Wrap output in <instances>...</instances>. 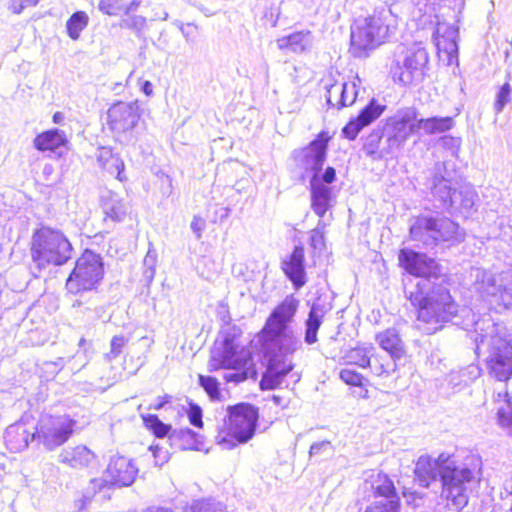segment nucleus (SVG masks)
Here are the masks:
<instances>
[{"instance_id":"nucleus-55","label":"nucleus","mask_w":512,"mask_h":512,"mask_svg":"<svg viewBox=\"0 0 512 512\" xmlns=\"http://www.w3.org/2000/svg\"><path fill=\"white\" fill-rule=\"evenodd\" d=\"M440 143L443 148L449 150L453 156H457L461 146V139L450 135L440 138Z\"/></svg>"},{"instance_id":"nucleus-60","label":"nucleus","mask_w":512,"mask_h":512,"mask_svg":"<svg viewBox=\"0 0 512 512\" xmlns=\"http://www.w3.org/2000/svg\"><path fill=\"white\" fill-rule=\"evenodd\" d=\"M188 418L190 423L195 427H202V410L198 405L191 404L188 410Z\"/></svg>"},{"instance_id":"nucleus-36","label":"nucleus","mask_w":512,"mask_h":512,"mask_svg":"<svg viewBox=\"0 0 512 512\" xmlns=\"http://www.w3.org/2000/svg\"><path fill=\"white\" fill-rule=\"evenodd\" d=\"M495 402L499 404L497 416L499 425L509 434H512V395L507 392L497 393Z\"/></svg>"},{"instance_id":"nucleus-59","label":"nucleus","mask_w":512,"mask_h":512,"mask_svg":"<svg viewBox=\"0 0 512 512\" xmlns=\"http://www.w3.org/2000/svg\"><path fill=\"white\" fill-rule=\"evenodd\" d=\"M124 25L137 32L142 31L146 26V18L141 15L129 16L124 21Z\"/></svg>"},{"instance_id":"nucleus-7","label":"nucleus","mask_w":512,"mask_h":512,"mask_svg":"<svg viewBox=\"0 0 512 512\" xmlns=\"http://www.w3.org/2000/svg\"><path fill=\"white\" fill-rule=\"evenodd\" d=\"M258 417L257 408L251 404L228 406L224 428L216 436L217 443L225 449H232L248 442L255 434Z\"/></svg>"},{"instance_id":"nucleus-38","label":"nucleus","mask_w":512,"mask_h":512,"mask_svg":"<svg viewBox=\"0 0 512 512\" xmlns=\"http://www.w3.org/2000/svg\"><path fill=\"white\" fill-rule=\"evenodd\" d=\"M417 123L418 130H423L427 135L444 133L451 130L454 126L452 117L417 118Z\"/></svg>"},{"instance_id":"nucleus-32","label":"nucleus","mask_w":512,"mask_h":512,"mask_svg":"<svg viewBox=\"0 0 512 512\" xmlns=\"http://www.w3.org/2000/svg\"><path fill=\"white\" fill-rule=\"evenodd\" d=\"M326 314L324 306L313 303L308 318L305 321V336L304 341L308 345H312L318 341L317 333L322 325L323 317Z\"/></svg>"},{"instance_id":"nucleus-62","label":"nucleus","mask_w":512,"mask_h":512,"mask_svg":"<svg viewBox=\"0 0 512 512\" xmlns=\"http://www.w3.org/2000/svg\"><path fill=\"white\" fill-rule=\"evenodd\" d=\"M404 497L407 502L414 506H419L423 502V497L416 491H405Z\"/></svg>"},{"instance_id":"nucleus-28","label":"nucleus","mask_w":512,"mask_h":512,"mask_svg":"<svg viewBox=\"0 0 512 512\" xmlns=\"http://www.w3.org/2000/svg\"><path fill=\"white\" fill-rule=\"evenodd\" d=\"M477 194L471 186L463 185L453 190L451 204L447 206L449 212H456L464 216L472 213Z\"/></svg>"},{"instance_id":"nucleus-4","label":"nucleus","mask_w":512,"mask_h":512,"mask_svg":"<svg viewBox=\"0 0 512 512\" xmlns=\"http://www.w3.org/2000/svg\"><path fill=\"white\" fill-rule=\"evenodd\" d=\"M262 345L267 357V366L260 387L262 390H271L279 387L286 375L292 371V355L302 349L303 345L294 330L276 335H262Z\"/></svg>"},{"instance_id":"nucleus-50","label":"nucleus","mask_w":512,"mask_h":512,"mask_svg":"<svg viewBox=\"0 0 512 512\" xmlns=\"http://www.w3.org/2000/svg\"><path fill=\"white\" fill-rule=\"evenodd\" d=\"M334 452V447L330 441L324 440L315 442L311 445L309 450V457H326L332 455Z\"/></svg>"},{"instance_id":"nucleus-57","label":"nucleus","mask_w":512,"mask_h":512,"mask_svg":"<svg viewBox=\"0 0 512 512\" xmlns=\"http://www.w3.org/2000/svg\"><path fill=\"white\" fill-rule=\"evenodd\" d=\"M144 276L151 280L155 274V264H156V255L152 253L150 250L147 252L144 261Z\"/></svg>"},{"instance_id":"nucleus-58","label":"nucleus","mask_w":512,"mask_h":512,"mask_svg":"<svg viewBox=\"0 0 512 512\" xmlns=\"http://www.w3.org/2000/svg\"><path fill=\"white\" fill-rule=\"evenodd\" d=\"M150 450L152 452V456L154 458V462L156 466L161 467L163 464L167 463L169 461L170 455L169 452L161 448L159 446H151Z\"/></svg>"},{"instance_id":"nucleus-43","label":"nucleus","mask_w":512,"mask_h":512,"mask_svg":"<svg viewBox=\"0 0 512 512\" xmlns=\"http://www.w3.org/2000/svg\"><path fill=\"white\" fill-rule=\"evenodd\" d=\"M88 21V15L84 11H77L72 14L66 23L69 37L77 40L80 37V33L87 27Z\"/></svg>"},{"instance_id":"nucleus-22","label":"nucleus","mask_w":512,"mask_h":512,"mask_svg":"<svg viewBox=\"0 0 512 512\" xmlns=\"http://www.w3.org/2000/svg\"><path fill=\"white\" fill-rule=\"evenodd\" d=\"M433 222L434 235L437 237L436 247L446 242H459L463 239L464 233L459 225L450 218L439 213L429 214Z\"/></svg>"},{"instance_id":"nucleus-8","label":"nucleus","mask_w":512,"mask_h":512,"mask_svg":"<svg viewBox=\"0 0 512 512\" xmlns=\"http://www.w3.org/2000/svg\"><path fill=\"white\" fill-rule=\"evenodd\" d=\"M72 245L66 236L48 227H42L32 236L31 256L39 270L50 265L60 266L72 257Z\"/></svg>"},{"instance_id":"nucleus-35","label":"nucleus","mask_w":512,"mask_h":512,"mask_svg":"<svg viewBox=\"0 0 512 512\" xmlns=\"http://www.w3.org/2000/svg\"><path fill=\"white\" fill-rule=\"evenodd\" d=\"M65 143V133L58 129L46 131L34 139V146L39 151H55Z\"/></svg>"},{"instance_id":"nucleus-37","label":"nucleus","mask_w":512,"mask_h":512,"mask_svg":"<svg viewBox=\"0 0 512 512\" xmlns=\"http://www.w3.org/2000/svg\"><path fill=\"white\" fill-rule=\"evenodd\" d=\"M481 372V368L476 364H470L459 371H452L448 376L449 385L461 389L479 378Z\"/></svg>"},{"instance_id":"nucleus-13","label":"nucleus","mask_w":512,"mask_h":512,"mask_svg":"<svg viewBox=\"0 0 512 512\" xmlns=\"http://www.w3.org/2000/svg\"><path fill=\"white\" fill-rule=\"evenodd\" d=\"M428 53L419 44L402 48L396 60V67L393 71L394 77L404 84L409 85L419 82L424 77V71L428 63Z\"/></svg>"},{"instance_id":"nucleus-31","label":"nucleus","mask_w":512,"mask_h":512,"mask_svg":"<svg viewBox=\"0 0 512 512\" xmlns=\"http://www.w3.org/2000/svg\"><path fill=\"white\" fill-rule=\"evenodd\" d=\"M384 133H380L379 131H373L365 140L363 145V150L368 157L373 160H383L388 158L395 157L393 152H388L389 143L387 139L382 141V136Z\"/></svg>"},{"instance_id":"nucleus-30","label":"nucleus","mask_w":512,"mask_h":512,"mask_svg":"<svg viewBox=\"0 0 512 512\" xmlns=\"http://www.w3.org/2000/svg\"><path fill=\"white\" fill-rule=\"evenodd\" d=\"M32 434L27 430L24 424H14L5 431V442L12 452H20L28 447L32 439Z\"/></svg>"},{"instance_id":"nucleus-33","label":"nucleus","mask_w":512,"mask_h":512,"mask_svg":"<svg viewBox=\"0 0 512 512\" xmlns=\"http://www.w3.org/2000/svg\"><path fill=\"white\" fill-rule=\"evenodd\" d=\"M200 435L190 428L174 429L169 435L172 446L180 450H199L202 443Z\"/></svg>"},{"instance_id":"nucleus-41","label":"nucleus","mask_w":512,"mask_h":512,"mask_svg":"<svg viewBox=\"0 0 512 512\" xmlns=\"http://www.w3.org/2000/svg\"><path fill=\"white\" fill-rule=\"evenodd\" d=\"M454 189L455 188L451 187L450 181L444 177L439 175L434 176L432 194L437 200L441 202V206L443 208L446 209L447 206L451 204Z\"/></svg>"},{"instance_id":"nucleus-16","label":"nucleus","mask_w":512,"mask_h":512,"mask_svg":"<svg viewBox=\"0 0 512 512\" xmlns=\"http://www.w3.org/2000/svg\"><path fill=\"white\" fill-rule=\"evenodd\" d=\"M141 112L138 101L114 103L107 111V124L116 133L127 132L138 124Z\"/></svg>"},{"instance_id":"nucleus-3","label":"nucleus","mask_w":512,"mask_h":512,"mask_svg":"<svg viewBox=\"0 0 512 512\" xmlns=\"http://www.w3.org/2000/svg\"><path fill=\"white\" fill-rule=\"evenodd\" d=\"M476 352L485 356L488 373L498 381L512 377V334L490 319L476 322Z\"/></svg>"},{"instance_id":"nucleus-45","label":"nucleus","mask_w":512,"mask_h":512,"mask_svg":"<svg viewBox=\"0 0 512 512\" xmlns=\"http://www.w3.org/2000/svg\"><path fill=\"white\" fill-rule=\"evenodd\" d=\"M327 224L323 219L318 221L317 226L310 232V245L314 251L322 253L325 248V228Z\"/></svg>"},{"instance_id":"nucleus-40","label":"nucleus","mask_w":512,"mask_h":512,"mask_svg":"<svg viewBox=\"0 0 512 512\" xmlns=\"http://www.w3.org/2000/svg\"><path fill=\"white\" fill-rule=\"evenodd\" d=\"M375 347L373 345L358 346L350 349L345 358L348 364L357 365L361 368H367L374 356Z\"/></svg>"},{"instance_id":"nucleus-29","label":"nucleus","mask_w":512,"mask_h":512,"mask_svg":"<svg viewBox=\"0 0 512 512\" xmlns=\"http://www.w3.org/2000/svg\"><path fill=\"white\" fill-rule=\"evenodd\" d=\"M457 37L458 29L454 26L439 25L436 30V46L439 52L447 54L449 62L458 54Z\"/></svg>"},{"instance_id":"nucleus-15","label":"nucleus","mask_w":512,"mask_h":512,"mask_svg":"<svg viewBox=\"0 0 512 512\" xmlns=\"http://www.w3.org/2000/svg\"><path fill=\"white\" fill-rule=\"evenodd\" d=\"M300 301L293 295L286 296L270 313L261 331L262 335H276L293 330L291 323L298 311Z\"/></svg>"},{"instance_id":"nucleus-49","label":"nucleus","mask_w":512,"mask_h":512,"mask_svg":"<svg viewBox=\"0 0 512 512\" xmlns=\"http://www.w3.org/2000/svg\"><path fill=\"white\" fill-rule=\"evenodd\" d=\"M365 512H400L399 498L381 500L370 505Z\"/></svg>"},{"instance_id":"nucleus-47","label":"nucleus","mask_w":512,"mask_h":512,"mask_svg":"<svg viewBox=\"0 0 512 512\" xmlns=\"http://www.w3.org/2000/svg\"><path fill=\"white\" fill-rule=\"evenodd\" d=\"M199 384L211 400L220 399L219 382L212 376L199 375Z\"/></svg>"},{"instance_id":"nucleus-19","label":"nucleus","mask_w":512,"mask_h":512,"mask_svg":"<svg viewBox=\"0 0 512 512\" xmlns=\"http://www.w3.org/2000/svg\"><path fill=\"white\" fill-rule=\"evenodd\" d=\"M386 106L379 104L375 99L361 109L358 116L351 119L342 129V134L349 140H355L363 128L378 119L385 111Z\"/></svg>"},{"instance_id":"nucleus-48","label":"nucleus","mask_w":512,"mask_h":512,"mask_svg":"<svg viewBox=\"0 0 512 512\" xmlns=\"http://www.w3.org/2000/svg\"><path fill=\"white\" fill-rule=\"evenodd\" d=\"M191 512H227V508L221 502L210 500L195 501L190 507Z\"/></svg>"},{"instance_id":"nucleus-2","label":"nucleus","mask_w":512,"mask_h":512,"mask_svg":"<svg viewBox=\"0 0 512 512\" xmlns=\"http://www.w3.org/2000/svg\"><path fill=\"white\" fill-rule=\"evenodd\" d=\"M481 461L475 455H469L464 461L454 456L441 454L438 458L421 455L414 468L415 481L428 488L438 479L441 483V497L457 512L468 504V490L477 483Z\"/></svg>"},{"instance_id":"nucleus-53","label":"nucleus","mask_w":512,"mask_h":512,"mask_svg":"<svg viewBox=\"0 0 512 512\" xmlns=\"http://www.w3.org/2000/svg\"><path fill=\"white\" fill-rule=\"evenodd\" d=\"M128 342L127 338L123 335H116L111 339L110 342V351L106 354V358L111 361L117 358L121 352L123 347Z\"/></svg>"},{"instance_id":"nucleus-9","label":"nucleus","mask_w":512,"mask_h":512,"mask_svg":"<svg viewBox=\"0 0 512 512\" xmlns=\"http://www.w3.org/2000/svg\"><path fill=\"white\" fill-rule=\"evenodd\" d=\"M103 275L101 256L91 250H85L77 259L75 268L66 281V288L73 294L91 291L98 286Z\"/></svg>"},{"instance_id":"nucleus-25","label":"nucleus","mask_w":512,"mask_h":512,"mask_svg":"<svg viewBox=\"0 0 512 512\" xmlns=\"http://www.w3.org/2000/svg\"><path fill=\"white\" fill-rule=\"evenodd\" d=\"M311 207L315 214L323 218L332 207V189L321 183L317 175L311 176Z\"/></svg>"},{"instance_id":"nucleus-6","label":"nucleus","mask_w":512,"mask_h":512,"mask_svg":"<svg viewBox=\"0 0 512 512\" xmlns=\"http://www.w3.org/2000/svg\"><path fill=\"white\" fill-rule=\"evenodd\" d=\"M241 334L236 325H225L221 331L222 341L212 350L210 366L213 369L234 370L225 376L228 382H242L255 374L251 352L240 343Z\"/></svg>"},{"instance_id":"nucleus-26","label":"nucleus","mask_w":512,"mask_h":512,"mask_svg":"<svg viewBox=\"0 0 512 512\" xmlns=\"http://www.w3.org/2000/svg\"><path fill=\"white\" fill-rule=\"evenodd\" d=\"M358 91L355 82L336 83L327 91V103L338 110L355 103Z\"/></svg>"},{"instance_id":"nucleus-10","label":"nucleus","mask_w":512,"mask_h":512,"mask_svg":"<svg viewBox=\"0 0 512 512\" xmlns=\"http://www.w3.org/2000/svg\"><path fill=\"white\" fill-rule=\"evenodd\" d=\"M474 278L473 289L481 297H492L498 304L506 308L512 306V272L506 271L500 274H492L481 268L471 271Z\"/></svg>"},{"instance_id":"nucleus-54","label":"nucleus","mask_w":512,"mask_h":512,"mask_svg":"<svg viewBox=\"0 0 512 512\" xmlns=\"http://www.w3.org/2000/svg\"><path fill=\"white\" fill-rule=\"evenodd\" d=\"M98 8L107 15H117L123 10L122 0H100Z\"/></svg>"},{"instance_id":"nucleus-20","label":"nucleus","mask_w":512,"mask_h":512,"mask_svg":"<svg viewBox=\"0 0 512 512\" xmlns=\"http://www.w3.org/2000/svg\"><path fill=\"white\" fill-rule=\"evenodd\" d=\"M433 222L429 214L416 217L409 229L410 239L419 248L432 250L436 247L437 237L434 235Z\"/></svg>"},{"instance_id":"nucleus-14","label":"nucleus","mask_w":512,"mask_h":512,"mask_svg":"<svg viewBox=\"0 0 512 512\" xmlns=\"http://www.w3.org/2000/svg\"><path fill=\"white\" fill-rule=\"evenodd\" d=\"M329 140L330 136L326 132H321L307 147L295 150L293 158L297 166L306 173L319 177V172L326 160Z\"/></svg>"},{"instance_id":"nucleus-46","label":"nucleus","mask_w":512,"mask_h":512,"mask_svg":"<svg viewBox=\"0 0 512 512\" xmlns=\"http://www.w3.org/2000/svg\"><path fill=\"white\" fill-rule=\"evenodd\" d=\"M372 487L377 495L385 497L384 500L397 497L394 484L387 476H379L377 483L373 484Z\"/></svg>"},{"instance_id":"nucleus-63","label":"nucleus","mask_w":512,"mask_h":512,"mask_svg":"<svg viewBox=\"0 0 512 512\" xmlns=\"http://www.w3.org/2000/svg\"><path fill=\"white\" fill-rule=\"evenodd\" d=\"M336 179V171L333 167H328L324 173L322 174L321 178L319 177V180L321 183L330 184L333 183Z\"/></svg>"},{"instance_id":"nucleus-64","label":"nucleus","mask_w":512,"mask_h":512,"mask_svg":"<svg viewBox=\"0 0 512 512\" xmlns=\"http://www.w3.org/2000/svg\"><path fill=\"white\" fill-rule=\"evenodd\" d=\"M168 19V13L161 7V6H158L157 8L154 9V15L152 17L151 20L155 21V20H167Z\"/></svg>"},{"instance_id":"nucleus-23","label":"nucleus","mask_w":512,"mask_h":512,"mask_svg":"<svg viewBox=\"0 0 512 512\" xmlns=\"http://www.w3.org/2000/svg\"><path fill=\"white\" fill-rule=\"evenodd\" d=\"M304 248L295 246L293 252L282 261V269L296 289L305 285Z\"/></svg>"},{"instance_id":"nucleus-39","label":"nucleus","mask_w":512,"mask_h":512,"mask_svg":"<svg viewBox=\"0 0 512 512\" xmlns=\"http://www.w3.org/2000/svg\"><path fill=\"white\" fill-rule=\"evenodd\" d=\"M309 33L296 32L289 36L279 38L277 45L279 49H288L294 53H301L305 51L309 45Z\"/></svg>"},{"instance_id":"nucleus-42","label":"nucleus","mask_w":512,"mask_h":512,"mask_svg":"<svg viewBox=\"0 0 512 512\" xmlns=\"http://www.w3.org/2000/svg\"><path fill=\"white\" fill-rule=\"evenodd\" d=\"M397 362L391 357L387 358L374 354L368 367L376 376L388 377L397 370Z\"/></svg>"},{"instance_id":"nucleus-1","label":"nucleus","mask_w":512,"mask_h":512,"mask_svg":"<svg viewBox=\"0 0 512 512\" xmlns=\"http://www.w3.org/2000/svg\"><path fill=\"white\" fill-rule=\"evenodd\" d=\"M399 262L408 273L420 278L409 292V299L418 308V322L425 325L421 329L432 334L447 322L461 325V316L470 314V310H459L449 290L433 281L441 275L440 265L426 254L411 249L400 251Z\"/></svg>"},{"instance_id":"nucleus-24","label":"nucleus","mask_w":512,"mask_h":512,"mask_svg":"<svg viewBox=\"0 0 512 512\" xmlns=\"http://www.w3.org/2000/svg\"><path fill=\"white\" fill-rule=\"evenodd\" d=\"M94 459V452H92L84 445L63 449L57 457L59 463L77 470H82L89 467Z\"/></svg>"},{"instance_id":"nucleus-56","label":"nucleus","mask_w":512,"mask_h":512,"mask_svg":"<svg viewBox=\"0 0 512 512\" xmlns=\"http://www.w3.org/2000/svg\"><path fill=\"white\" fill-rule=\"evenodd\" d=\"M39 0H9L8 9L14 14H20L24 9L34 7Z\"/></svg>"},{"instance_id":"nucleus-11","label":"nucleus","mask_w":512,"mask_h":512,"mask_svg":"<svg viewBox=\"0 0 512 512\" xmlns=\"http://www.w3.org/2000/svg\"><path fill=\"white\" fill-rule=\"evenodd\" d=\"M417 110L407 107L386 119L383 133L389 143L388 152L394 156L403 148L408 138L418 131Z\"/></svg>"},{"instance_id":"nucleus-52","label":"nucleus","mask_w":512,"mask_h":512,"mask_svg":"<svg viewBox=\"0 0 512 512\" xmlns=\"http://www.w3.org/2000/svg\"><path fill=\"white\" fill-rule=\"evenodd\" d=\"M340 379L348 385L361 387L363 386L364 377L350 368H344L340 371Z\"/></svg>"},{"instance_id":"nucleus-17","label":"nucleus","mask_w":512,"mask_h":512,"mask_svg":"<svg viewBox=\"0 0 512 512\" xmlns=\"http://www.w3.org/2000/svg\"><path fill=\"white\" fill-rule=\"evenodd\" d=\"M138 469L131 459L124 456H114L110 459L105 472V482L117 486L131 485L137 475ZM104 480H92V484L102 486Z\"/></svg>"},{"instance_id":"nucleus-34","label":"nucleus","mask_w":512,"mask_h":512,"mask_svg":"<svg viewBox=\"0 0 512 512\" xmlns=\"http://www.w3.org/2000/svg\"><path fill=\"white\" fill-rule=\"evenodd\" d=\"M97 161L101 168L106 170L109 174L115 175L118 180L123 181L125 179L123 175L125 167L124 162L118 155L114 154L110 148H101L97 155Z\"/></svg>"},{"instance_id":"nucleus-5","label":"nucleus","mask_w":512,"mask_h":512,"mask_svg":"<svg viewBox=\"0 0 512 512\" xmlns=\"http://www.w3.org/2000/svg\"><path fill=\"white\" fill-rule=\"evenodd\" d=\"M397 20L391 9L382 5L365 17L355 19L351 26V53L358 58L385 43L395 33Z\"/></svg>"},{"instance_id":"nucleus-27","label":"nucleus","mask_w":512,"mask_h":512,"mask_svg":"<svg viewBox=\"0 0 512 512\" xmlns=\"http://www.w3.org/2000/svg\"><path fill=\"white\" fill-rule=\"evenodd\" d=\"M375 340L395 361H400L406 356L404 342L395 328H388L379 332L376 334Z\"/></svg>"},{"instance_id":"nucleus-51","label":"nucleus","mask_w":512,"mask_h":512,"mask_svg":"<svg viewBox=\"0 0 512 512\" xmlns=\"http://www.w3.org/2000/svg\"><path fill=\"white\" fill-rule=\"evenodd\" d=\"M511 92L512 88L509 83H505L501 86L499 92L497 93L496 101L494 104L496 113L502 112L505 105L510 102Z\"/></svg>"},{"instance_id":"nucleus-21","label":"nucleus","mask_w":512,"mask_h":512,"mask_svg":"<svg viewBox=\"0 0 512 512\" xmlns=\"http://www.w3.org/2000/svg\"><path fill=\"white\" fill-rule=\"evenodd\" d=\"M433 222L434 235L437 237L436 247L446 242H459L463 239L464 233L459 225L450 218L439 213L429 214Z\"/></svg>"},{"instance_id":"nucleus-61","label":"nucleus","mask_w":512,"mask_h":512,"mask_svg":"<svg viewBox=\"0 0 512 512\" xmlns=\"http://www.w3.org/2000/svg\"><path fill=\"white\" fill-rule=\"evenodd\" d=\"M191 230L194 232L197 239L201 238L202 232L206 227L205 220L200 216H194L190 224Z\"/></svg>"},{"instance_id":"nucleus-12","label":"nucleus","mask_w":512,"mask_h":512,"mask_svg":"<svg viewBox=\"0 0 512 512\" xmlns=\"http://www.w3.org/2000/svg\"><path fill=\"white\" fill-rule=\"evenodd\" d=\"M76 422L66 415L49 416L40 420L32 439L52 451L62 446L71 437Z\"/></svg>"},{"instance_id":"nucleus-18","label":"nucleus","mask_w":512,"mask_h":512,"mask_svg":"<svg viewBox=\"0 0 512 512\" xmlns=\"http://www.w3.org/2000/svg\"><path fill=\"white\" fill-rule=\"evenodd\" d=\"M100 208L107 228H113L117 223L123 222L131 210L129 202L113 191L102 194Z\"/></svg>"},{"instance_id":"nucleus-44","label":"nucleus","mask_w":512,"mask_h":512,"mask_svg":"<svg viewBox=\"0 0 512 512\" xmlns=\"http://www.w3.org/2000/svg\"><path fill=\"white\" fill-rule=\"evenodd\" d=\"M145 427L150 430L156 437L163 438L171 434V425L163 423L157 415H142Z\"/></svg>"}]
</instances>
